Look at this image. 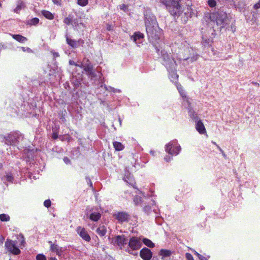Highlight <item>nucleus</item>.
<instances>
[{
  "label": "nucleus",
  "instance_id": "6e6d98bb",
  "mask_svg": "<svg viewBox=\"0 0 260 260\" xmlns=\"http://www.w3.org/2000/svg\"><path fill=\"white\" fill-rule=\"evenodd\" d=\"M156 52H157V53H158V52H159V49H158L157 48H156Z\"/></svg>",
  "mask_w": 260,
  "mask_h": 260
},
{
  "label": "nucleus",
  "instance_id": "a878e982",
  "mask_svg": "<svg viewBox=\"0 0 260 260\" xmlns=\"http://www.w3.org/2000/svg\"><path fill=\"white\" fill-rule=\"evenodd\" d=\"M133 38V40L135 42H136L137 40L140 39L144 38V35L140 31H136L134 34V35L132 36Z\"/></svg>",
  "mask_w": 260,
  "mask_h": 260
},
{
  "label": "nucleus",
  "instance_id": "393cba45",
  "mask_svg": "<svg viewBox=\"0 0 260 260\" xmlns=\"http://www.w3.org/2000/svg\"><path fill=\"white\" fill-rule=\"evenodd\" d=\"M42 14L47 19L52 20L54 18L53 14L49 11L43 10L41 12Z\"/></svg>",
  "mask_w": 260,
  "mask_h": 260
},
{
  "label": "nucleus",
  "instance_id": "dca6fc26",
  "mask_svg": "<svg viewBox=\"0 0 260 260\" xmlns=\"http://www.w3.org/2000/svg\"><path fill=\"white\" fill-rule=\"evenodd\" d=\"M66 41L67 44L71 47L75 48L78 47V43H84L83 40L80 39L78 41L75 40L71 39L69 38L67 36H66Z\"/></svg>",
  "mask_w": 260,
  "mask_h": 260
},
{
  "label": "nucleus",
  "instance_id": "864d4df0",
  "mask_svg": "<svg viewBox=\"0 0 260 260\" xmlns=\"http://www.w3.org/2000/svg\"><path fill=\"white\" fill-rule=\"evenodd\" d=\"M49 260H57V259L56 257H51Z\"/></svg>",
  "mask_w": 260,
  "mask_h": 260
},
{
  "label": "nucleus",
  "instance_id": "ea45409f",
  "mask_svg": "<svg viewBox=\"0 0 260 260\" xmlns=\"http://www.w3.org/2000/svg\"><path fill=\"white\" fill-rule=\"evenodd\" d=\"M58 137V132L56 131H55L54 129L53 130V133L52 135V138L54 140H56Z\"/></svg>",
  "mask_w": 260,
  "mask_h": 260
},
{
  "label": "nucleus",
  "instance_id": "49530a36",
  "mask_svg": "<svg viewBox=\"0 0 260 260\" xmlns=\"http://www.w3.org/2000/svg\"><path fill=\"white\" fill-rule=\"evenodd\" d=\"M254 8L255 9L260 8V0H259L258 2L254 5Z\"/></svg>",
  "mask_w": 260,
  "mask_h": 260
},
{
  "label": "nucleus",
  "instance_id": "f704fd0d",
  "mask_svg": "<svg viewBox=\"0 0 260 260\" xmlns=\"http://www.w3.org/2000/svg\"><path fill=\"white\" fill-rule=\"evenodd\" d=\"M23 3L21 2L20 4L17 5L16 8L14 10V12L18 13L19 11L21 10L22 8Z\"/></svg>",
  "mask_w": 260,
  "mask_h": 260
},
{
  "label": "nucleus",
  "instance_id": "412c9836",
  "mask_svg": "<svg viewBox=\"0 0 260 260\" xmlns=\"http://www.w3.org/2000/svg\"><path fill=\"white\" fill-rule=\"evenodd\" d=\"M113 145L115 150L117 151H121L124 149V146L120 142L115 141L113 142Z\"/></svg>",
  "mask_w": 260,
  "mask_h": 260
},
{
  "label": "nucleus",
  "instance_id": "2eb2a0df",
  "mask_svg": "<svg viewBox=\"0 0 260 260\" xmlns=\"http://www.w3.org/2000/svg\"><path fill=\"white\" fill-rule=\"evenodd\" d=\"M176 86L180 95L183 98V100L187 102L188 107H190L191 105V103L190 102L189 99L186 96V94L184 92V90L182 86L179 83H177V84H176Z\"/></svg>",
  "mask_w": 260,
  "mask_h": 260
},
{
  "label": "nucleus",
  "instance_id": "423d86ee",
  "mask_svg": "<svg viewBox=\"0 0 260 260\" xmlns=\"http://www.w3.org/2000/svg\"><path fill=\"white\" fill-rule=\"evenodd\" d=\"M125 236L124 235L114 236L111 240V243L114 246H117L122 249L125 244Z\"/></svg>",
  "mask_w": 260,
  "mask_h": 260
},
{
  "label": "nucleus",
  "instance_id": "58836bf2",
  "mask_svg": "<svg viewBox=\"0 0 260 260\" xmlns=\"http://www.w3.org/2000/svg\"><path fill=\"white\" fill-rule=\"evenodd\" d=\"M51 202L49 199L46 200L44 202V205L47 208H49L51 206Z\"/></svg>",
  "mask_w": 260,
  "mask_h": 260
},
{
  "label": "nucleus",
  "instance_id": "09e8293b",
  "mask_svg": "<svg viewBox=\"0 0 260 260\" xmlns=\"http://www.w3.org/2000/svg\"><path fill=\"white\" fill-rule=\"evenodd\" d=\"M218 149H219V150L221 152L223 156L224 157H226V155L225 154L224 152H223V151L222 150V149L219 147V146H218Z\"/></svg>",
  "mask_w": 260,
  "mask_h": 260
},
{
  "label": "nucleus",
  "instance_id": "6ab92c4d",
  "mask_svg": "<svg viewBox=\"0 0 260 260\" xmlns=\"http://www.w3.org/2000/svg\"><path fill=\"white\" fill-rule=\"evenodd\" d=\"M40 20L37 17L33 18L31 19L27 20L25 23L26 25L31 26H36L39 23Z\"/></svg>",
  "mask_w": 260,
  "mask_h": 260
},
{
  "label": "nucleus",
  "instance_id": "2f4dec72",
  "mask_svg": "<svg viewBox=\"0 0 260 260\" xmlns=\"http://www.w3.org/2000/svg\"><path fill=\"white\" fill-rule=\"evenodd\" d=\"M0 220L2 221H8L10 220V217L8 214L3 213L0 214Z\"/></svg>",
  "mask_w": 260,
  "mask_h": 260
},
{
  "label": "nucleus",
  "instance_id": "4c0bfd02",
  "mask_svg": "<svg viewBox=\"0 0 260 260\" xmlns=\"http://www.w3.org/2000/svg\"><path fill=\"white\" fill-rule=\"evenodd\" d=\"M12 137V135H9L8 137L6 138V144L8 145H11L13 144V142H11L10 140V139Z\"/></svg>",
  "mask_w": 260,
  "mask_h": 260
},
{
  "label": "nucleus",
  "instance_id": "cd10ccee",
  "mask_svg": "<svg viewBox=\"0 0 260 260\" xmlns=\"http://www.w3.org/2000/svg\"><path fill=\"white\" fill-rule=\"evenodd\" d=\"M142 241L145 245L150 248H153L154 247V244L150 240L147 238H144Z\"/></svg>",
  "mask_w": 260,
  "mask_h": 260
},
{
  "label": "nucleus",
  "instance_id": "603ef678",
  "mask_svg": "<svg viewBox=\"0 0 260 260\" xmlns=\"http://www.w3.org/2000/svg\"><path fill=\"white\" fill-rule=\"evenodd\" d=\"M126 252H128L129 254H134L133 253V252H132V250H130V249H126Z\"/></svg>",
  "mask_w": 260,
  "mask_h": 260
},
{
  "label": "nucleus",
  "instance_id": "bb28decb",
  "mask_svg": "<svg viewBox=\"0 0 260 260\" xmlns=\"http://www.w3.org/2000/svg\"><path fill=\"white\" fill-rule=\"evenodd\" d=\"M171 251L168 249H161L160 250L159 254L162 257H168L171 255Z\"/></svg>",
  "mask_w": 260,
  "mask_h": 260
},
{
  "label": "nucleus",
  "instance_id": "ddd939ff",
  "mask_svg": "<svg viewBox=\"0 0 260 260\" xmlns=\"http://www.w3.org/2000/svg\"><path fill=\"white\" fill-rule=\"evenodd\" d=\"M180 146H174L172 144H168L166 146V151L171 155H177L180 151Z\"/></svg>",
  "mask_w": 260,
  "mask_h": 260
},
{
  "label": "nucleus",
  "instance_id": "1a4fd4ad",
  "mask_svg": "<svg viewBox=\"0 0 260 260\" xmlns=\"http://www.w3.org/2000/svg\"><path fill=\"white\" fill-rule=\"evenodd\" d=\"M113 217L120 223L128 222L130 215L126 212H118L113 215Z\"/></svg>",
  "mask_w": 260,
  "mask_h": 260
},
{
  "label": "nucleus",
  "instance_id": "6e6552de",
  "mask_svg": "<svg viewBox=\"0 0 260 260\" xmlns=\"http://www.w3.org/2000/svg\"><path fill=\"white\" fill-rule=\"evenodd\" d=\"M128 246L133 250L139 249L142 246L140 239L137 237H132L129 239Z\"/></svg>",
  "mask_w": 260,
  "mask_h": 260
},
{
  "label": "nucleus",
  "instance_id": "4468645a",
  "mask_svg": "<svg viewBox=\"0 0 260 260\" xmlns=\"http://www.w3.org/2000/svg\"><path fill=\"white\" fill-rule=\"evenodd\" d=\"M50 245V249L51 251L55 252L57 255L60 256L63 253L62 248L60 247L57 244L53 243L52 241H48Z\"/></svg>",
  "mask_w": 260,
  "mask_h": 260
},
{
  "label": "nucleus",
  "instance_id": "9d476101",
  "mask_svg": "<svg viewBox=\"0 0 260 260\" xmlns=\"http://www.w3.org/2000/svg\"><path fill=\"white\" fill-rule=\"evenodd\" d=\"M77 232L79 235L85 241L89 242L91 238L84 228L78 226Z\"/></svg>",
  "mask_w": 260,
  "mask_h": 260
},
{
  "label": "nucleus",
  "instance_id": "3c124183",
  "mask_svg": "<svg viewBox=\"0 0 260 260\" xmlns=\"http://www.w3.org/2000/svg\"><path fill=\"white\" fill-rule=\"evenodd\" d=\"M63 160H64V161L66 164H67V163H68L69 162H70V159H69L67 157H64V158H63Z\"/></svg>",
  "mask_w": 260,
  "mask_h": 260
},
{
  "label": "nucleus",
  "instance_id": "13d9d810",
  "mask_svg": "<svg viewBox=\"0 0 260 260\" xmlns=\"http://www.w3.org/2000/svg\"><path fill=\"white\" fill-rule=\"evenodd\" d=\"M75 26H76L77 25L76 24V22L74 21Z\"/></svg>",
  "mask_w": 260,
  "mask_h": 260
},
{
  "label": "nucleus",
  "instance_id": "b1692460",
  "mask_svg": "<svg viewBox=\"0 0 260 260\" xmlns=\"http://www.w3.org/2000/svg\"><path fill=\"white\" fill-rule=\"evenodd\" d=\"M101 217V214L99 212H94L90 214L89 218L94 221H98Z\"/></svg>",
  "mask_w": 260,
  "mask_h": 260
},
{
  "label": "nucleus",
  "instance_id": "de8ad7c7",
  "mask_svg": "<svg viewBox=\"0 0 260 260\" xmlns=\"http://www.w3.org/2000/svg\"><path fill=\"white\" fill-rule=\"evenodd\" d=\"M106 28H107V30H109V31H110V30H112V29H113V26H112V25L108 24L107 25Z\"/></svg>",
  "mask_w": 260,
  "mask_h": 260
},
{
  "label": "nucleus",
  "instance_id": "20e7f679",
  "mask_svg": "<svg viewBox=\"0 0 260 260\" xmlns=\"http://www.w3.org/2000/svg\"><path fill=\"white\" fill-rule=\"evenodd\" d=\"M146 30L149 37L155 38V28L157 25L156 20L155 18H151L150 20L146 19L145 21Z\"/></svg>",
  "mask_w": 260,
  "mask_h": 260
},
{
  "label": "nucleus",
  "instance_id": "aec40b11",
  "mask_svg": "<svg viewBox=\"0 0 260 260\" xmlns=\"http://www.w3.org/2000/svg\"><path fill=\"white\" fill-rule=\"evenodd\" d=\"M12 37L20 43H23L27 41V39L20 35H11Z\"/></svg>",
  "mask_w": 260,
  "mask_h": 260
},
{
  "label": "nucleus",
  "instance_id": "4be33fe9",
  "mask_svg": "<svg viewBox=\"0 0 260 260\" xmlns=\"http://www.w3.org/2000/svg\"><path fill=\"white\" fill-rule=\"evenodd\" d=\"M96 233L101 237L104 236L107 233L106 227L105 225L100 226L97 229Z\"/></svg>",
  "mask_w": 260,
  "mask_h": 260
},
{
  "label": "nucleus",
  "instance_id": "4d7b16f0",
  "mask_svg": "<svg viewBox=\"0 0 260 260\" xmlns=\"http://www.w3.org/2000/svg\"><path fill=\"white\" fill-rule=\"evenodd\" d=\"M81 66V64H77V67H79L80 68V66Z\"/></svg>",
  "mask_w": 260,
  "mask_h": 260
},
{
  "label": "nucleus",
  "instance_id": "79ce46f5",
  "mask_svg": "<svg viewBox=\"0 0 260 260\" xmlns=\"http://www.w3.org/2000/svg\"><path fill=\"white\" fill-rule=\"evenodd\" d=\"M185 257L187 260H194L192 255L189 253H186L185 254Z\"/></svg>",
  "mask_w": 260,
  "mask_h": 260
},
{
  "label": "nucleus",
  "instance_id": "9b49d317",
  "mask_svg": "<svg viewBox=\"0 0 260 260\" xmlns=\"http://www.w3.org/2000/svg\"><path fill=\"white\" fill-rule=\"evenodd\" d=\"M140 256L143 260H150L152 257V252L149 249L145 247L140 250Z\"/></svg>",
  "mask_w": 260,
  "mask_h": 260
},
{
  "label": "nucleus",
  "instance_id": "7c9ffc66",
  "mask_svg": "<svg viewBox=\"0 0 260 260\" xmlns=\"http://www.w3.org/2000/svg\"><path fill=\"white\" fill-rule=\"evenodd\" d=\"M63 23L68 25L72 24L73 23V17L70 15L64 19Z\"/></svg>",
  "mask_w": 260,
  "mask_h": 260
},
{
  "label": "nucleus",
  "instance_id": "c756f323",
  "mask_svg": "<svg viewBox=\"0 0 260 260\" xmlns=\"http://www.w3.org/2000/svg\"><path fill=\"white\" fill-rule=\"evenodd\" d=\"M212 43V41L210 39H204V38H203L202 44L205 47H209V46H211Z\"/></svg>",
  "mask_w": 260,
  "mask_h": 260
},
{
  "label": "nucleus",
  "instance_id": "e433bc0d",
  "mask_svg": "<svg viewBox=\"0 0 260 260\" xmlns=\"http://www.w3.org/2000/svg\"><path fill=\"white\" fill-rule=\"evenodd\" d=\"M208 4L210 7H214L216 5V2L215 0H208Z\"/></svg>",
  "mask_w": 260,
  "mask_h": 260
},
{
  "label": "nucleus",
  "instance_id": "f3484780",
  "mask_svg": "<svg viewBox=\"0 0 260 260\" xmlns=\"http://www.w3.org/2000/svg\"><path fill=\"white\" fill-rule=\"evenodd\" d=\"M168 71L169 73V78L170 79L171 81L173 82L176 83V84H177V83H178V80L179 76L177 74L176 68L171 71Z\"/></svg>",
  "mask_w": 260,
  "mask_h": 260
},
{
  "label": "nucleus",
  "instance_id": "c03bdc74",
  "mask_svg": "<svg viewBox=\"0 0 260 260\" xmlns=\"http://www.w3.org/2000/svg\"><path fill=\"white\" fill-rule=\"evenodd\" d=\"M51 52L53 54L54 58H56L59 56V53L55 52L54 51H51Z\"/></svg>",
  "mask_w": 260,
  "mask_h": 260
},
{
  "label": "nucleus",
  "instance_id": "5fc2aeb1",
  "mask_svg": "<svg viewBox=\"0 0 260 260\" xmlns=\"http://www.w3.org/2000/svg\"><path fill=\"white\" fill-rule=\"evenodd\" d=\"M212 143H213L214 145H215V146H216L217 148H218V146H219L216 144V142H213V141H212Z\"/></svg>",
  "mask_w": 260,
  "mask_h": 260
},
{
  "label": "nucleus",
  "instance_id": "473e14b6",
  "mask_svg": "<svg viewBox=\"0 0 260 260\" xmlns=\"http://www.w3.org/2000/svg\"><path fill=\"white\" fill-rule=\"evenodd\" d=\"M77 4L81 7H85L88 4V0H77Z\"/></svg>",
  "mask_w": 260,
  "mask_h": 260
},
{
  "label": "nucleus",
  "instance_id": "a211bd4d",
  "mask_svg": "<svg viewBox=\"0 0 260 260\" xmlns=\"http://www.w3.org/2000/svg\"><path fill=\"white\" fill-rule=\"evenodd\" d=\"M196 128L200 134L206 133V128L202 120H198L196 124Z\"/></svg>",
  "mask_w": 260,
  "mask_h": 260
},
{
  "label": "nucleus",
  "instance_id": "72a5a7b5",
  "mask_svg": "<svg viewBox=\"0 0 260 260\" xmlns=\"http://www.w3.org/2000/svg\"><path fill=\"white\" fill-rule=\"evenodd\" d=\"M6 180L8 182L12 183L14 180V177L11 173H8L6 175Z\"/></svg>",
  "mask_w": 260,
  "mask_h": 260
},
{
  "label": "nucleus",
  "instance_id": "5701e85b",
  "mask_svg": "<svg viewBox=\"0 0 260 260\" xmlns=\"http://www.w3.org/2000/svg\"><path fill=\"white\" fill-rule=\"evenodd\" d=\"M189 116L192 120L197 121L198 120L199 117L198 114L194 112L192 108H189L188 109Z\"/></svg>",
  "mask_w": 260,
  "mask_h": 260
},
{
  "label": "nucleus",
  "instance_id": "f8f14e48",
  "mask_svg": "<svg viewBox=\"0 0 260 260\" xmlns=\"http://www.w3.org/2000/svg\"><path fill=\"white\" fill-rule=\"evenodd\" d=\"M15 245L19 247V249H22L25 244V240L23 235L19 234L16 235V240H13Z\"/></svg>",
  "mask_w": 260,
  "mask_h": 260
},
{
  "label": "nucleus",
  "instance_id": "8fccbe9b",
  "mask_svg": "<svg viewBox=\"0 0 260 260\" xmlns=\"http://www.w3.org/2000/svg\"><path fill=\"white\" fill-rule=\"evenodd\" d=\"M69 63L70 65H73V66H77V63H76L75 62H74V61L73 60H70L69 61Z\"/></svg>",
  "mask_w": 260,
  "mask_h": 260
},
{
  "label": "nucleus",
  "instance_id": "37998d69",
  "mask_svg": "<svg viewBox=\"0 0 260 260\" xmlns=\"http://www.w3.org/2000/svg\"><path fill=\"white\" fill-rule=\"evenodd\" d=\"M54 4L57 6H60L61 5V0H52Z\"/></svg>",
  "mask_w": 260,
  "mask_h": 260
},
{
  "label": "nucleus",
  "instance_id": "bf43d9fd",
  "mask_svg": "<svg viewBox=\"0 0 260 260\" xmlns=\"http://www.w3.org/2000/svg\"><path fill=\"white\" fill-rule=\"evenodd\" d=\"M1 6V4L0 3V7Z\"/></svg>",
  "mask_w": 260,
  "mask_h": 260
},
{
  "label": "nucleus",
  "instance_id": "f03ea898",
  "mask_svg": "<svg viewBox=\"0 0 260 260\" xmlns=\"http://www.w3.org/2000/svg\"><path fill=\"white\" fill-rule=\"evenodd\" d=\"M212 20L215 21L220 29L225 26L228 24V16L225 12L223 11L216 12L212 14L211 17Z\"/></svg>",
  "mask_w": 260,
  "mask_h": 260
},
{
  "label": "nucleus",
  "instance_id": "0eeeda50",
  "mask_svg": "<svg viewBox=\"0 0 260 260\" xmlns=\"http://www.w3.org/2000/svg\"><path fill=\"white\" fill-rule=\"evenodd\" d=\"M87 63L83 64V63H81V66H80V68H83L86 74L88 76H90L92 78H94L96 76V75L94 72H93V67L89 61V59L87 60Z\"/></svg>",
  "mask_w": 260,
  "mask_h": 260
},
{
  "label": "nucleus",
  "instance_id": "a19ab883",
  "mask_svg": "<svg viewBox=\"0 0 260 260\" xmlns=\"http://www.w3.org/2000/svg\"><path fill=\"white\" fill-rule=\"evenodd\" d=\"M21 49L22 50V51H23V52H27L28 53H32V50L30 48H29V47H22L21 48Z\"/></svg>",
  "mask_w": 260,
  "mask_h": 260
},
{
  "label": "nucleus",
  "instance_id": "c85d7f7f",
  "mask_svg": "<svg viewBox=\"0 0 260 260\" xmlns=\"http://www.w3.org/2000/svg\"><path fill=\"white\" fill-rule=\"evenodd\" d=\"M199 57V55L197 54H195L194 55H193L192 56H187V57H184L183 58V60H189V61L191 62H194L196 61Z\"/></svg>",
  "mask_w": 260,
  "mask_h": 260
},
{
  "label": "nucleus",
  "instance_id": "f257e3e1",
  "mask_svg": "<svg viewBox=\"0 0 260 260\" xmlns=\"http://www.w3.org/2000/svg\"><path fill=\"white\" fill-rule=\"evenodd\" d=\"M179 0H162L160 2L174 17L179 16L182 13Z\"/></svg>",
  "mask_w": 260,
  "mask_h": 260
},
{
  "label": "nucleus",
  "instance_id": "c9c22d12",
  "mask_svg": "<svg viewBox=\"0 0 260 260\" xmlns=\"http://www.w3.org/2000/svg\"><path fill=\"white\" fill-rule=\"evenodd\" d=\"M37 260H46V257L45 255L43 254H38L36 256Z\"/></svg>",
  "mask_w": 260,
  "mask_h": 260
},
{
  "label": "nucleus",
  "instance_id": "7ed1b4c3",
  "mask_svg": "<svg viewBox=\"0 0 260 260\" xmlns=\"http://www.w3.org/2000/svg\"><path fill=\"white\" fill-rule=\"evenodd\" d=\"M161 58L162 59V64L165 66L168 71H171L177 68V64L174 58L167 52H161Z\"/></svg>",
  "mask_w": 260,
  "mask_h": 260
},
{
  "label": "nucleus",
  "instance_id": "a18cd8bd",
  "mask_svg": "<svg viewBox=\"0 0 260 260\" xmlns=\"http://www.w3.org/2000/svg\"><path fill=\"white\" fill-rule=\"evenodd\" d=\"M127 7L125 4H122L120 6V9L121 10L125 11L127 9Z\"/></svg>",
  "mask_w": 260,
  "mask_h": 260
},
{
  "label": "nucleus",
  "instance_id": "39448f33",
  "mask_svg": "<svg viewBox=\"0 0 260 260\" xmlns=\"http://www.w3.org/2000/svg\"><path fill=\"white\" fill-rule=\"evenodd\" d=\"M6 250L14 255H18L21 253L19 247H17L12 240L7 239L5 243Z\"/></svg>",
  "mask_w": 260,
  "mask_h": 260
}]
</instances>
